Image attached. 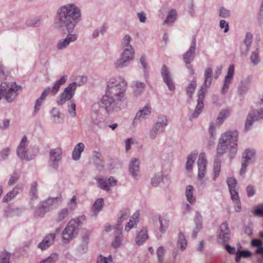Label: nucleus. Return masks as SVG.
<instances>
[{
	"label": "nucleus",
	"instance_id": "nucleus-4",
	"mask_svg": "<svg viewBox=\"0 0 263 263\" xmlns=\"http://www.w3.org/2000/svg\"><path fill=\"white\" fill-rule=\"evenodd\" d=\"M85 219V217L83 215L70 220L62 232V240L64 242H69L76 237L79 232V227L82 224Z\"/></svg>",
	"mask_w": 263,
	"mask_h": 263
},
{
	"label": "nucleus",
	"instance_id": "nucleus-13",
	"mask_svg": "<svg viewBox=\"0 0 263 263\" xmlns=\"http://www.w3.org/2000/svg\"><path fill=\"white\" fill-rule=\"evenodd\" d=\"M238 133L236 130H228L221 135L219 140L229 146L237 143L238 141Z\"/></svg>",
	"mask_w": 263,
	"mask_h": 263
},
{
	"label": "nucleus",
	"instance_id": "nucleus-54",
	"mask_svg": "<svg viewBox=\"0 0 263 263\" xmlns=\"http://www.w3.org/2000/svg\"><path fill=\"white\" fill-rule=\"evenodd\" d=\"M231 81L232 80L225 78L224 83L221 90V92L222 94H226L227 92Z\"/></svg>",
	"mask_w": 263,
	"mask_h": 263
},
{
	"label": "nucleus",
	"instance_id": "nucleus-36",
	"mask_svg": "<svg viewBox=\"0 0 263 263\" xmlns=\"http://www.w3.org/2000/svg\"><path fill=\"white\" fill-rule=\"evenodd\" d=\"M193 191L194 187L192 185H190L187 186L186 188L185 194L187 201L191 204L193 203L195 200V198L193 195Z\"/></svg>",
	"mask_w": 263,
	"mask_h": 263
},
{
	"label": "nucleus",
	"instance_id": "nucleus-30",
	"mask_svg": "<svg viewBox=\"0 0 263 263\" xmlns=\"http://www.w3.org/2000/svg\"><path fill=\"white\" fill-rule=\"evenodd\" d=\"M163 133H164L163 131L154 125L149 129L148 135L150 139L154 140L158 137L159 135Z\"/></svg>",
	"mask_w": 263,
	"mask_h": 263
},
{
	"label": "nucleus",
	"instance_id": "nucleus-52",
	"mask_svg": "<svg viewBox=\"0 0 263 263\" xmlns=\"http://www.w3.org/2000/svg\"><path fill=\"white\" fill-rule=\"evenodd\" d=\"M253 114L255 120L258 121L263 119V109H259L251 112Z\"/></svg>",
	"mask_w": 263,
	"mask_h": 263
},
{
	"label": "nucleus",
	"instance_id": "nucleus-6",
	"mask_svg": "<svg viewBox=\"0 0 263 263\" xmlns=\"http://www.w3.org/2000/svg\"><path fill=\"white\" fill-rule=\"evenodd\" d=\"M29 142L24 136L17 149V155L22 160L29 161L33 159L37 153V149L33 146H28Z\"/></svg>",
	"mask_w": 263,
	"mask_h": 263
},
{
	"label": "nucleus",
	"instance_id": "nucleus-10",
	"mask_svg": "<svg viewBox=\"0 0 263 263\" xmlns=\"http://www.w3.org/2000/svg\"><path fill=\"white\" fill-rule=\"evenodd\" d=\"M230 238V231L228 224L225 222H223L219 227L217 232V241L222 245H225L228 242Z\"/></svg>",
	"mask_w": 263,
	"mask_h": 263
},
{
	"label": "nucleus",
	"instance_id": "nucleus-2",
	"mask_svg": "<svg viewBox=\"0 0 263 263\" xmlns=\"http://www.w3.org/2000/svg\"><path fill=\"white\" fill-rule=\"evenodd\" d=\"M127 83L121 77L110 78L107 82L105 94L102 99V106L108 113L120 110L125 96Z\"/></svg>",
	"mask_w": 263,
	"mask_h": 263
},
{
	"label": "nucleus",
	"instance_id": "nucleus-12",
	"mask_svg": "<svg viewBox=\"0 0 263 263\" xmlns=\"http://www.w3.org/2000/svg\"><path fill=\"white\" fill-rule=\"evenodd\" d=\"M20 88V86L16 85L15 83L8 85L5 88L3 96L8 102H12L17 95V91Z\"/></svg>",
	"mask_w": 263,
	"mask_h": 263
},
{
	"label": "nucleus",
	"instance_id": "nucleus-41",
	"mask_svg": "<svg viewBox=\"0 0 263 263\" xmlns=\"http://www.w3.org/2000/svg\"><path fill=\"white\" fill-rule=\"evenodd\" d=\"M214 177L213 180H215L219 176L221 171V161L219 160H215L214 163Z\"/></svg>",
	"mask_w": 263,
	"mask_h": 263
},
{
	"label": "nucleus",
	"instance_id": "nucleus-47",
	"mask_svg": "<svg viewBox=\"0 0 263 263\" xmlns=\"http://www.w3.org/2000/svg\"><path fill=\"white\" fill-rule=\"evenodd\" d=\"M255 121L256 120H255L254 117H253V114L251 112L249 113L246 121L245 130H248L253 124V122Z\"/></svg>",
	"mask_w": 263,
	"mask_h": 263
},
{
	"label": "nucleus",
	"instance_id": "nucleus-14",
	"mask_svg": "<svg viewBox=\"0 0 263 263\" xmlns=\"http://www.w3.org/2000/svg\"><path fill=\"white\" fill-rule=\"evenodd\" d=\"M99 183V186L107 192L110 191V187H114L117 184V180L113 177L109 178H98L96 179Z\"/></svg>",
	"mask_w": 263,
	"mask_h": 263
},
{
	"label": "nucleus",
	"instance_id": "nucleus-1",
	"mask_svg": "<svg viewBox=\"0 0 263 263\" xmlns=\"http://www.w3.org/2000/svg\"><path fill=\"white\" fill-rule=\"evenodd\" d=\"M82 18V13L79 7L75 3H70L61 6L58 10L55 27L69 33L66 37L59 41L57 48L62 50L77 40V35L72 34L77 24Z\"/></svg>",
	"mask_w": 263,
	"mask_h": 263
},
{
	"label": "nucleus",
	"instance_id": "nucleus-22",
	"mask_svg": "<svg viewBox=\"0 0 263 263\" xmlns=\"http://www.w3.org/2000/svg\"><path fill=\"white\" fill-rule=\"evenodd\" d=\"M253 35L250 32H247L246 34L245 39L243 40L244 45L241 48V53L246 55L250 50L251 45L252 42Z\"/></svg>",
	"mask_w": 263,
	"mask_h": 263
},
{
	"label": "nucleus",
	"instance_id": "nucleus-18",
	"mask_svg": "<svg viewBox=\"0 0 263 263\" xmlns=\"http://www.w3.org/2000/svg\"><path fill=\"white\" fill-rule=\"evenodd\" d=\"M151 112V108L149 105H145L141 109H140L136 114L134 119L133 124H137L138 122L149 116Z\"/></svg>",
	"mask_w": 263,
	"mask_h": 263
},
{
	"label": "nucleus",
	"instance_id": "nucleus-35",
	"mask_svg": "<svg viewBox=\"0 0 263 263\" xmlns=\"http://www.w3.org/2000/svg\"><path fill=\"white\" fill-rule=\"evenodd\" d=\"M26 24L29 27H38L41 24V18L40 17L29 18L26 20Z\"/></svg>",
	"mask_w": 263,
	"mask_h": 263
},
{
	"label": "nucleus",
	"instance_id": "nucleus-5",
	"mask_svg": "<svg viewBox=\"0 0 263 263\" xmlns=\"http://www.w3.org/2000/svg\"><path fill=\"white\" fill-rule=\"evenodd\" d=\"M67 79V76L66 75L63 76L60 80L57 81L51 88L49 86L47 87L43 91L41 94V96L39 98H38L34 105V114H36L39 110H40V108L41 106L42 101L45 99L46 97L49 95L51 94L52 96H55L58 93L59 91L60 87L65 83Z\"/></svg>",
	"mask_w": 263,
	"mask_h": 263
},
{
	"label": "nucleus",
	"instance_id": "nucleus-51",
	"mask_svg": "<svg viewBox=\"0 0 263 263\" xmlns=\"http://www.w3.org/2000/svg\"><path fill=\"white\" fill-rule=\"evenodd\" d=\"M248 90V83L247 82L242 81L238 89V92L240 95L245 94Z\"/></svg>",
	"mask_w": 263,
	"mask_h": 263
},
{
	"label": "nucleus",
	"instance_id": "nucleus-46",
	"mask_svg": "<svg viewBox=\"0 0 263 263\" xmlns=\"http://www.w3.org/2000/svg\"><path fill=\"white\" fill-rule=\"evenodd\" d=\"M123 235H115L114 238L111 242V246L114 248H118L122 245Z\"/></svg>",
	"mask_w": 263,
	"mask_h": 263
},
{
	"label": "nucleus",
	"instance_id": "nucleus-39",
	"mask_svg": "<svg viewBox=\"0 0 263 263\" xmlns=\"http://www.w3.org/2000/svg\"><path fill=\"white\" fill-rule=\"evenodd\" d=\"M178 246L182 251L184 250L187 246V240L182 233H180L178 236Z\"/></svg>",
	"mask_w": 263,
	"mask_h": 263
},
{
	"label": "nucleus",
	"instance_id": "nucleus-64",
	"mask_svg": "<svg viewBox=\"0 0 263 263\" xmlns=\"http://www.w3.org/2000/svg\"><path fill=\"white\" fill-rule=\"evenodd\" d=\"M10 124V120L5 119L3 120L2 122L0 124L1 129H6L8 128Z\"/></svg>",
	"mask_w": 263,
	"mask_h": 263
},
{
	"label": "nucleus",
	"instance_id": "nucleus-58",
	"mask_svg": "<svg viewBox=\"0 0 263 263\" xmlns=\"http://www.w3.org/2000/svg\"><path fill=\"white\" fill-rule=\"evenodd\" d=\"M9 255L7 253H2L0 254V263H9Z\"/></svg>",
	"mask_w": 263,
	"mask_h": 263
},
{
	"label": "nucleus",
	"instance_id": "nucleus-61",
	"mask_svg": "<svg viewBox=\"0 0 263 263\" xmlns=\"http://www.w3.org/2000/svg\"><path fill=\"white\" fill-rule=\"evenodd\" d=\"M137 224V223H136V221H133L132 219H130L129 221L125 226V231L128 232L132 228H136Z\"/></svg>",
	"mask_w": 263,
	"mask_h": 263
},
{
	"label": "nucleus",
	"instance_id": "nucleus-21",
	"mask_svg": "<svg viewBox=\"0 0 263 263\" xmlns=\"http://www.w3.org/2000/svg\"><path fill=\"white\" fill-rule=\"evenodd\" d=\"M129 170L134 177L137 179L140 176L139 161L135 158H132L129 165Z\"/></svg>",
	"mask_w": 263,
	"mask_h": 263
},
{
	"label": "nucleus",
	"instance_id": "nucleus-34",
	"mask_svg": "<svg viewBox=\"0 0 263 263\" xmlns=\"http://www.w3.org/2000/svg\"><path fill=\"white\" fill-rule=\"evenodd\" d=\"M37 187L38 184L36 181H33L32 182L30 189V196H31V199L32 200L36 199L38 197Z\"/></svg>",
	"mask_w": 263,
	"mask_h": 263
},
{
	"label": "nucleus",
	"instance_id": "nucleus-32",
	"mask_svg": "<svg viewBox=\"0 0 263 263\" xmlns=\"http://www.w3.org/2000/svg\"><path fill=\"white\" fill-rule=\"evenodd\" d=\"M89 241L88 236L85 235L82 237V242L78 247V250L81 253H85L88 249V244Z\"/></svg>",
	"mask_w": 263,
	"mask_h": 263
},
{
	"label": "nucleus",
	"instance_id": "nucleus-57",
	"mask_svg": "<svg viewBox=\"0 0 263 263\" xmlns=\"http://www.w3.org/2000/svg\"><path fill=\"white\" fill-rule=\"evenodd\" d=\"M24 188V184L22 183H19L15 185V186L12 191L14 193V194L17 196L23 191Z\"/></svg>",
	"mask_w": 263,
	"mask_h": 263
},
{
	"label": "nucleus",
	"instance_id": "nucleus-60",
	"mask_svg": "<svg viewBox=\"0 0 263 263\" xmlns=\"http://www.w3.org/2000/svg\"><path fill=\"white\" fill-rule=\"evenodd\" d=\"M68 111L69 115L72 117H74L76 116V104L72 103L70 105H68Z\"/></svg>",
	"mask_w": 263,
	"mask_h": 263
},
{
	"label": "nucleus",
	"instance_id": "nucleus-45",
	"mask_svg": "<svg viewBox=\"0 0 263 263\" xmlns=\"http://www.w3.org/2000/svg\"><path fill=\"white\" fill-rule=\"evenodd\" d=\"M196 81L193 80L186 88L187 95L191 98H192L193 94L196 87Z\"/></svg>",
	"mask_w": 263,
	"mask_h": 263
},
{
	"label": "nucleus",
	"instance_id": "nucleus-11",
	"mask_svg": "<svg viewBox=\"0 0 263 263\" xmlns=\"http://www.w3.org/2000/svg\"><path fill=\"white\" fill-rule=\"evenodd\" d=\"M227 183L232 201L235 203H238L240 200L238 197V187L237 185V180L233 177L229 178L227 179Z\"/></svg>",
	"mask_w": 263,
	"mask_h": 263
},
{
	"label": "nucleus",
	"instance_id": "nucleus-17",
	"mask_svg": "<svg viewBox=\"0 0 263 263\" xmlns=\"http://www.w3.org/2000/svg\"><path fill=\"white\" fill-rule=\"evenodd\" d=\"M196 45V36L193 35L192 36L191 45L188 51H187L183 55V60L186 64H190L193 61L195 53Z\"/></svg>",
	"mask_w": 263,
	"mask_h": 263
},
{
	"label": "nucleus",
	"instance_id": "nucleus-53",
	"mask_svg": "<svg viewBox=\"0 0 263 263\" xmlns=\"http://www.w3.org/2000/svg\"><path fill=\"white\" fill-rule=\"evenodd\" d=\"M103 200L102 198L96 200L92 206L93 210H97L98 211L101 210L103 207Z\"/></svg>",
	"mask_w": 263,
	"mask_h": 263
},
{
	"label": "nucleus",
	"instance_id": "nucleus-62",
	"mask_svg": "<svg viewBox=\"0 0 263 263\" xmlns=\"http://www.w3.org/2000/svg\"><path fill=\"white\" fill-rule=\"evenodd\" d=\"M234 72V66L233 64H232L229 66V67L228 68L227 74L225 78L232 80Z\"/></svg>",
	"mask_w": 263,
	"mask_h": 263
},
{
	"label": "nucleus",
	"instance_id": "nucleus-48",
	"mask_svg": "<svg viewBox=\"0 0 263 263\" xmlns=\"http://www.w3.org/2000/svg\"><path fill=\"white\" fill-rule=\"evenodd\" d=\"M58 258V255L53 253L46 259L41 261L39 263H54Z\"/></svg>",
	"mask_w": 263,
	"mask_h": 263
},
{
	"label": "nucleus",
	"instance_id": "nucleus-37",
	"mask_svg": "<svg viewBox=\"0 0 263 263\" xmlns=\"http://www.w3.org/2000/svg\"><path fill=\"white\" fill-rule=\"evenodd\" d=\"M228 145L226 143L219 140L217 148V154L219 156H222L226 153L228 149Z\"/></svg>",
	"mask_w": 263,
	"mask_h": 263
},
{
	"label": "nucleus",
	"instance_id": "nucleus-31",
	"mask_svg": "<svg viewBox=\"0 0 263 263\" xmlns=\"http://www.w3.org/2000/svg\"><path fill=\"white\" fill-rule=\"evenodd\" d=\"M157 219L159 220L160 224V231L163 233L167 229L169 225V220L167 218H163L160 215H158Z\"/></svg>",
	"mask_w": 263,
	"mask_h": 263
},
{
	"label": "nucleus",
	"instance_id": "nucleus-38",
	"mask_svg": "<svg viewBox=\"0 0 263 263\" xmlns=\"http://www.w3.org/2000/svg\"><path fill=\"white\" fill-rule=\"evenodd\" d=\"M164 175L162 172H159L152 178L151 180L152 185L154 186H157L162 181Z\"/></svg>",
	"mask_w": 263,
	"mask_h": 263
},
{
	"label": "nucleus",
	"instance_id": "nucleus-3",
	"mask_svg": "<svg viewBox=\"0 0 263 263\" xmlns=\"http://www.w3.org/2000/svg\"><path fill=\"white\" fill-rule=\"evenodd\" d=\"M212 73L213 70L212 68L208 67L205 69L204 72V81L201 89L198 92L197 105L194 111L190 117L191 119L196 118L203 110L204 107L203 100L205 93L207 91L206 88L209 87L211 84V77Z\"/></svg>",
	"mask_w": 263,
	"mask_h": 263
},
{
	"label": "nucleus",
	"instance_id": "nucleus-55",
	"mask_svg": "<svg viewBox=\"0 0 263 263\" xmlns=\"http://www.w3.org/2000/svg\"><path fill=\"white\" fill-rule=\"evenodd\" d=\"M112 261V257L110 256H109L108 257H104L100 255L97 259V263H110Z\"/></svg>",
	"mask_w": 263,
	"mask_h": 263
},
{
	"label": "nucleus",
	"instance_id": "nucleus-24",
	"mask_svg": "<svg viewBox=\"0 0 263 263\" xmlns=\"http://www.w3.org/2000/svg\"><path fill=\"white\" fill-rule=\"evenodd\" d=\"M84 147V144L81 142L79 143L75 146L72 152V158L74 160H78L80 159Z\"/></svg>",
	"mask_w": 263,
	"mask_h": 263
},
{
	"label": "nucleus",
	"instance_id": "nucleus-63",
	"mask_svg": "<svg viewBox=\"0 0 263 263\" xmlns=\"http://www.w3.org/2000/svg\"><path fill=\"white\" fill-rule=\"evenodd\" d=\"M140 62L143 66V68L144 69V70H143L144 74V76L146 77L147 75V71L146 69L147 63L146 62L145 58L144 56H142L140 58Z\"/></svg>",
	"mask_w": 263,
	"mask_h": 263
},
{
	"label": "nucleus",
	"instance_id": "nucleus-7",
	"mask_svg": "<svg viewBox=\"0 0 263 263\" xmlns=\"http://www.w3.org/2000/svg\"><path fill=\"white\" fill-rule=\"evenodd\" d=\"M79 78L81 79V82L70 83L61 93L57 101L58 105L62 106L67 101L70 100L75 94L77 86H81L85 82V77H79Z\"/></svg>",
	"mask_w": 263,
	"mask_h": 263
},
{
	"label": "nucleus",
	"instance_id": "nucleus-23",
	"mask_svg": "<svg viewBox=\"0 0 263 263\" xmlns=\"http://www.w3.org/2000/svg\"><path fill=\"white\" fill-rule=\"evenodd\" d=\"M69 210L67 208H64L59 210L55 216V220L57 222H60L68 218Z\"/></svg>",
	"mask_w": 263,
	"mask_h": 263
},
{
	"label": "nucleus",
	"instance_id": "nucleus-20",
	"mask_svg": "<svg viewBox=\"0 0 263 263\" xmlns=\"http://www.w3.org/2000/svg\"><path fill=\"white\" fill-rule=\"evenodd\" d=\"M55 235L54 233H50L47 235L43 239V240L39 243L37 247L44 250L51 246L55 240Z\"/></svg>",
	"mask_w": 263,
	"mask_h": 263
},
{
	"label": "nucleus",
	"instance_id": "nucleus-28",
	"mask_svg": "<svg viewBox=\"0 0 263 263\" xmlns=\"http://www.w3.org/2000/svg\"><path fill=\"white\" fill-rule=\"evenodd\" d=\"M194 221L196 223V228L193 232V237L195 238L198 231L201 229L202 226V216L198 212H196Z\"/></svg>",
	"mask_w": 263,
	"mask_h": 263
},
{
	"label": "nucleus",
	"instance_id": "nucleus-50",
	"mask_svg": "<svg viewBox=\"0 0 263 263\" xmlns=\"http://www.w3.org/2000/svg\"><path fill=\"white\" fill-rule=\"evenodd\" d=\"M52 116L53 118L54 122L60 123L61 122V119L60 117L61 113L58 109L54 108L51 111Z\"/></svg>",
	"mask_w": 263,
	"mask_h": 263
},
{
	"label": "nucleus",
	"instance_id": "nucleus-25",
	"mask_svg": "<svg viewBox=\"0 0 263 263\" xmlns=\"http://www.w3.org/2000/svg\"><path fill=\"white\" fill-rule=\"evenodd\" d=\"M62 193L61 192L59 195L55 197L48 198L45 202H43L42 207L46 208L48 205H51L55 203H61L62 202Z\"/></svg>",
	"mask_w": 263,
	"mask_h": 263
},
{
	"label": "nucleus",
	"instance_id": "nucleus-16",
	"mask_svg": "<svg viewBox=\"0 0 263 263\" xmlns=\"http://www.w3.org/2000/svg\"><path fill=\"white\" fill-rule=\"evenodd\" d=\"M161 76L165 84L171 90L175 89L173 78L170 71L165 65H163L161 69Z\"/></svg>",
	"mask_w": 263,
	"mask_h": 263
},
{
	"label": "nucleus",
	"instance_id": "nucleus-27",
	"mask_svg": "<svg viewBox=\"0 0 263 263\" xmlns=\"http://www.w3.org/2000/svg\"><path fill=\"white\" fill-rule=\"evenodd\" d=\"M148 238L147 230L142 229L136 237V242L138 245L142 244Z\"/></svg>",
	"mask_w": 263,
	"mask_h": 263
},
{
	"label": "nucleus",
	"instance_id": "nucleus-42",
	"mask_svg": "<svg viewBox=\"0 0 263 263\" xmlns=\"http://www.w3.org/2000/svg\"><path fill=\"white\" fill-rule=\"evenodd\" d=\"M230 112L228 109H223L219 112L217 121L219 124H221L224 120L229 116Z\"/></svg>",
	"mask_w": 263,
	"mask_h": 263
},
{
	"label": "nucleus",
	"instance_id": "nucleus-9",
	"mask_svg": "<svg viewBox=\"0 0 263 263\" xmlns=\"http://www.w3.org/2000/svg\"><path fill=\"white\" fill-rule=\"evenodd\" d=\"M255 152L254 149H247L242 154L241 167L240 171V174H243L246 170L248 165L254 160L255 158Z\"/></svg>",
	"mask_w": 263,
	"mask_h": 263
},
{
	"label": "nucleus",
	"instance_id": "nucleus-49",
	"mask_svg": "<svg viewBox=\"0 0 263 263\" xmlns=\"http://www.w3.org/2000/svg\"><path fill=\"white\" fill-rule=\"evenodd\" d=\"M19 177L20 176L18 173L14 171L8 181V185L9 186L14 185L18 181Z\"/></svg>",
	"mask_w": 263,
	"mask_h": 263
},
{
	"label": "nucleus",
	"instance_id": "nucleus-29",
	"mask_svg": "<svg viewBox=\"0 0 263 263\" xmlns=\"http://www.w3.org/2000/svg\"><path fill=\"white\" fill-rule=\"evenodd\" d=\"M198 152H193L187 157L186 164V169L189 171L192 169L193 164L197 158Z\"/></svg>",
	"mask_w": 263,
	"mask_h": 263
},
{
	"label": "nucleus",
	"instance_id": "nucleus-40",
	"mask_svg": "<svg viewBox=\"0 0 263 263\" xmlns=\"http://www.w3.org/2000/svg\"><path fill=\"white\" fill-rule=\"evenodd\" d=\"M250 59L251 63L254 65H257L260 62V58L258 49L251 53Z\"/></svg>",
	"mask_w": 263,
	"mask_h": 263
},
{
	"label": "nucleus",
	"instance_id": "nucleus-56",
	"mask_svg": "<svg viewBox=\"0 0 263 263\" xmlns=\"http://www.w3.org/2000/svg\"><path fill=\"white\" fill-rule=\"evenodd\" d=\"M16 196L14 194L13 191L11 190L9 192L6 194V195L3 197V202H7L11 201L12 199L14 198Z\"/></svg>",
	"mask_w": 263,
	"mask_h": 263
},
{
	"label": "nucleus",
	"instance_id": "nucleus-43",
	"mask_svg": "<svg viewBox=\"0 0 263 263\" xmlns=\"http://www.w3.org/2000/svg\"><path fill=\"white\" fill-rule=\"evenodd\" d=\"M145 88V84L144 83L136 81L135 82V93L137 96H139L141 95L142 92L144 90Z\"/></svg>",
	"mask_w": 263,
	"mask_h": 263
},
{
	"label": "nucleus",
	"instance_id": "nucleus-44",
	"mask_svg": "<svg viewBox=\"0 0 263 263\" xmlns=\"http://www.w3.org/2000/svg\"><path fill=\"white\" fill-rule=\"evenodd\" d=\"M132 40L130 35L128 34L125 35L122 40V49L133 48V46L130 44Z\"/></svg>",
	"mask_w": 263,
	"mask_h": 263
},
{
	"label": "nucleus",
	"instance_id": "nucleus-15",
	"mask_svg": "<svg viewBox=\"0 0 263 263\" xmlns=\"http://www.w3.org/2000/svg\"><path fill=\"white\" fill-rule=\"evenodd\" d=\"M62 149L60 147L52 149L50 152V159L51 162V166L53 168H58L59 163L62 158Z\"/></svg>",
	"mask_w": 263,
	"mask_h": 263
},
{
	"label": "nucleus",
	"instance_id": "nucleus-33",
	"mask_svg": "<svg viewBox=\"0 0 263 263\" xmlns=\"http://www.w3.org/2000/svg\"><path fill=\"white\" fill-rule=\"evenodd\" d=\"M177 13L175 9H172L168 12L164 23L167 24H172L176 20Z\"/></svg>",
	"mask_w": 263,
	"mask_h": 263
},
{
	"label": "nucleus",
	"instance_id": "nucleus-26",
	"mask_svg": "<svg viewBox=\"0 0 263 263\" xmlns=\"http://www.w3.org/2000/svg\"><path fill=\"white\" fill-rule=\"evenodd\" d=\"M167 124L168 120L167 117L165 116L161 115L158 117V120L154 125L164 132Z\"/></svg>",
	"mask_w": 263,
	"mask_h": 263
},
{
	"label": "nucleus",
	"instance_id": "nucleus-8",
	"mask_svg": "<svg viewBox=\"0 0 263 263\" xmlns=\"http://www.w3.org/2000/svg\"><path fill=\"white\" fill-rule=\"evenodd\" d=\"M135 51L134 48L122 49L121 57L116 60L114 63L116 68H121L128 66L130 61L134 58Z\"/></svg>",
	"mask_w": 263,
	"mask_h": 263
},
{
	"label": "nucleus",
	"instance_id": "nucleus-59",
	"mask_svg": "<svg viewBox=\"0 0 263 263\" xmlns=\"http://www.w3.org/2000/svg\"><path fill=\"white\" fill-rule=\"evenodd\" d=\"M230 12L224 7H222L219 10V15L221 17L227 18L230 16Z\"/></svg>",
	"mask_w": 263,
	"mask_h": 263
},
{
	"label": "nucleus",
	"instance_id": "nucleus-19",
	"mask_svg": "<svg viewBox=\"0 0 263 263\" xmlns=\"http://www.w3.org/2000/svg\"><path fill=\"white\" fill-rule=\"evenodd\" d=\"M197 163L198 167V177L200 179H202L205 175L206 166L205 155L204 153H201L199 155Z\"/></svg>",
	"mask_w": 263,
	"mask_h": 263
}]
</instances>
